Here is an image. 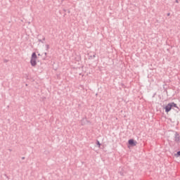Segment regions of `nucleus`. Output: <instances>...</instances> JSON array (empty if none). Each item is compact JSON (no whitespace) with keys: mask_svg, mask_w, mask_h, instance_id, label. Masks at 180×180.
<instances>
[{"mask_svg":"<svg viewBox=\"0 0 180 180\" xmlns=\"http://www.w3.org/2000/svg\"><path fill=\"white\" fill-rule=\"evenodd\" d=\"M177 156H180V151L177 152Z\"/></svg>","mask_w":180,"mask_h":180,"instance_id":"39448f33","label":"nucleus"},{"mask_svg":"<svg viewBox=\"0 0 180 180\" xmlns=\"http://www.w3.org/2000/svg\"><path fill=\"white\" fill-rule=\"evenodd\" d=\"M173 108H177V105L175 103H169L165 106V111L166 113H169Z\"/></svg>","mask_w":180,"mask_h":180,"instance_id":"f257e3e1","label":"nucleus"},{"mask_svg":"<svg viewBox=\"0 0 180 180\" xmlns=\"http://www.w3.org/2000/svg\"><path fill=\"white\" fill-rule=\"evenodd\" d=\"M37 56L36 55V53H33L31 57L30 63L32 66L35 67L37 65Z\"/></svg>","mask_w":180,"mask_h":180,"instance_id":"f03ea898","label":"nucleus"},{"mask_svg":"<svg viewBox=\"0 0 180 180\" xmlns=\"http://www.w3.org/2000/svg\"><path fill=\"white\" fill-rule=\"evenodd\" d=\"M97 145L98 146V148H101V144L100 143L99 141H97Z\"/></svg>","mask_w":180,"mask_h":180,"instance_id":"20e7f679","label":"nucleus"},{"mask_svg":"<svg viewBox=\"0 0 180 180\" xmlns=\"http://www.w3.org/2000/svg\"><path fill=\"white\" fill-rule=\"evenodd\" d=\"M129 144L131 146H136L137 144V142L135 141L134 139L129 140Z\"/></svg>","mask_w":180,"mask_h":180,"instance_id":"7ed1b4c3","label":"nucleus"}]
</instances>
